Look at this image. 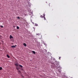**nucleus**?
Listing matches in <instances>:
<instances>
[{"label":"nucleus","instance_id":"9d476101","mask_svg":"<svg viewBox=\"0 0 78 78\" xmlns=\"http://www.w3.org/2000/svg\"><path fill=\"white\" fill-rule=\"evenodd\" d=\"M40 17H41V18H43L44 17L43 16H42V15H41Z\"/></svg>","mask_w":78,"mask_h":78},{"label":"nucleus","instance_id":"20e7f679","mask_svg":"<svg viewBox=\"0 0 78 78\" xmlns=\"http://www.w3.org/2000/svg\"><path fill=\"white\" fill-rule=\"evenodd\" d=\"M23 45H24L25 47H27V44L25 43L23 44Z\"/></svg>","mask_w":78,"mask_h":78},{"label":"nucleus","instance_id":"9b49d317","mask_svg":"<svg viewBox=\"0 0 78 78\" xmlns=\"http://www.w3.org/2000/svg\"><path fill=\"white\" fill-rule=\"evenodd\" d=\"M2 70V67H0V70Z\"/></svg>","mask_w":78,"mask_h":78},{"label":"nucleus","instance_id":"dca6fc26","mask_svg":"<svg viewBox=\"0 0 78 78\" xmlns=\"http://www.w3.org/2000/svg\"><path fill=\"white\" fill-rule=\"evenodd\" d=\"M18 72H19V73H20V71L18 70Z\"/></svg>","mask_w":78,"mask_h":78},{"label":"nucleus","instance_id":"f8f14e48","mask_svg":"<svg viewBox=\"0 0 78 78\" xmlns=\"http://www.w3.org/2000/svg\"><path fill=\"white\" fill-rule=\"evenodd\" d=\"M16 28H17V29H19V27L18 26H17Z\"/></svg>","mask_w":78,"mask_h":78},{"label":"nucleus","instance_id":"4468645a","mask_svg":"<svg viewBox=\"0 0 78 78\" xmlns=\"http://www.w3.org/2000/svg\"><path fill=\"white\" fill-rule=\"evenodd\" d=\"M1 28H3V26H1Z\"/></svg>","mask_w":78,"mask_h":78},{"label":"nucleus","instance_id":"a211bd4d","mask_svg":"<svg viewBox=\"0 0 78 78\" xmlns=\"http://www.w3.org/2000/svg\"><path fill=\"white\" fill-rule=\"evenodd\" d=\"M61 57H59V59H61Z\"/></svg>","mask_w":78,"mask_h":78},{"label":"nucleus","instance_id":"2eb2a0df","mask_svg":"<svg viewBox=\"0 0 78 78\" xmlns=\"http://www.w3.org/2000/svg\"><path fill=\"white\" fill-rule=\"evenodd\" d=\"M44 17V20H46V19H45V17Z\"/></svg>","mask_w":78,"mask_h":78},{"label":"nucleus","instance_id":"f03ea898","mask_svg":"<svg viewBox=\"0 0 78 78\" xmlns=\"http://www.w3.org/2000/svg\"><path fill=\"white\" fill-rule=\"evenodd\" d=\"M16 46H17L16 45H15V46H14V45H12L11 46L12 48H14L15 47H16Z\"/></svg>","mask_w":78,"mask_h":78},{"label":"nucleus","instance_id":"7ed1b4c3","mask_svg":"<svg viewBox=\"0 0 78 78\" xmlns=\"http://www.w3.org/2000/svg\"><path fill=\"white\" fill-rule=\"evenodd\" d=\"M16 69H17V70H19V69H20L19 68V67L18 66H16Z\"/></svg>","mask_w":78,"mask_h":78},{"label":"nucleus","instance_id":"ddd939ff","mask_svg":"<svg viewBox=\"0 0 78 78\" xmlns=\"http://www.w3.org/2000/svg\"><path fill=\"white\" fill-rule=\"evenodd\" d=\"M17 19H20V17L18 16V17H17Z\"/></svg>","mask_w":78,"mask_h":78},{"label":"nucleus","instance_id":"1a4fd4ad","mask_svg":"<svg viewBox=\"0 0 78 78\" xmlns=\"http://www.w3.org/2000/svg\"><path fill=\"white\" fill-rule=\"evenodd\" d=\"M35 26H36L37 27L38 26V25H37V24L35 23Z\"/></svg>","mask_w":78,"mask_h":78},{"label":"nucleus","instance_id":"f257e3e1","mask_svg":"<svg viewBox=\"0 0 78 78\" xmlns=\"http://www.w3.org/2000/svg\"><path fill=\"white\" fill-rule=\"evenodd\" d=\"M10 39H11V41H13V37L11 35H10Z\"/></svg>","mask_w":78,"mask_h":78},{"label":"nucleus","instance_id":"39448f33","mask_svg":"<svg viewBox=\"0 0 78 78\" xmlns=\"http://www.w3.org/2000/svg\"><path fill=\"white\" fill-rule=\"evenodd\" d=\"M19 67H21V68H22V67H23V66H22L20 65H19Z\"/></svg>","mask_w":78,"mask_h":78},{"label":"nucleus","instance_id":"f3484780","mask_svg":"<svg viewBox=\"0 0 78 78\" xmlns=\"http://www.w3.org/2000/svg\"><path fill=\"white\" fill-rule=\"evenodd\" d=\"M43 17H45V15H44V14Z\"/></svg>","mask_w":78,"mask_h":78},{"label":"nucleus","instance_id":"0eeeda50","mask_svg":"<svg viewBox=\"0 0 78 78\" xmlns=\"http://www.w3.org/2000/svg\"><path fill=\"white\" fill-rule=\"evenodd\" d=\"M7 58H9L10 57H9V55H7Z\"/></svg>","mask_w":78,"mask_h":78},{"label":"nucleus","instance_id":"6e6552de","mask_svg":"<svg viewBox=\"0 0 78 78\" xmlns=\"http://www.w3.org/2000/svg\"><path fill=\"white\" fill-rule=\"evenodd\" d=\"M15 65L16 66H18V64L17 63H15Z\"/></svg>","mask_w":78,"mask_h":78},{"label":"nucleus","instance_id":"423d86ee","mask_svg":"<svg viewBox=\"0 0 78 78\" xmlns=\"http://www.w3.org/2000/svg\"><path fill=\"white\" fill-rule=\"evenodd\" d=\"M32 53H34V54H36V52L34 51H32Z\"/></svg>","mask_w":78,"mask_h":78}]
</instances>
